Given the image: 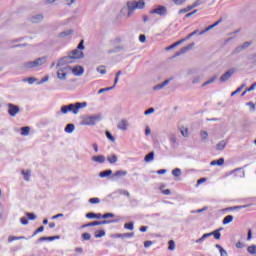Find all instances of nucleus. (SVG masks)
<instances>
[{
  "instance_id": "obj_1",
  "label": "nucleus",
  "mask_w": 256,
  "mask_h": 256,
  "mask_svg": "<svg viewBox=\"0 0 256 256\" xmlns=\"http://www.w3.org/2000/svg\"><path fill=\"white\" fill-rule=\"evenodd\" d=\"M57 77L58 79L64 80L67 75L71 73V66H69V58H62L58 61L57 64Z\"/></svg>"
},
{
  "instance_id": "obj_2",
  "label": "nucleus",
  "mask_w": 256,
  "mask_h": 256,
  "mask_svg": "<svg viewBox=\"0 0 256 256\" xmlns=\"http://www.w3.org/2000/svg\"><path fill=\"white\" fill-rule=\"evenodd\" d=\"M85 107H87V102H77L75 104L63 105L61 107V113H63V115H67V113L70 111L74 113V115H77L79 110L85 109Z\"/></svg>"
},
{
  "instance_id": "obj_3",
  "label": "nucleus",
  "mask_w": 256,
  "mask_h": 256,
  "mask_svg": "<svg viewBox=\"0 0 256 256\" xmlns=\"http://www.w3.org/2000/svg\"><path fill=\"white\" fill-rule=\"evenodd\" d=\"M83 43H85V41L81 40L77 48L71 51L69 56L64 57V59H69V63H71V59H83V51L85 50V46L83 45Z\"/></svg>"
},
{
  "instance_id": "obj_4",
  "label": "nucleus",
  "mask_w": 256,
  "mask_h": 256,
  "mask_svg": "<svg viewBox=\"0 0 256 256\" xmlns=\"http://www.w3.org/2000/svg\"><path fill=\"white\" fill-rule=\"evenodd\" d=\"M127 7H129V15H133L136 9H145V1L144 0H133L127 2Z\"/></svg>"
},
{
  "instance_id": "obj_5",
  "label": "nucleus",
  "mask_w": 256,
  "mask_h": 256,
  "mask_svg": "<svg viewBox=\"0 0 256 256\" xmlns=\"http://www.w3.org/2000/svg\"><path fill=\"white\" fill-rule=\"evenodd\" d=\"M47 63V57H41L34 61L26 62L24 64L25 69H39V67H43Z\"/></svg>"
},
{
  "instance_id": "obj_6",
  "label": "nucleus",
  "mask_w": 256,
  "mask_h": 256,
  "mask_svg": "<svg viewBox=\"0 0 256 256\" xmlns=\"http://www.w3.org/2000/svg\"><path fill=\"white\" fill-rule=\"evenodd\" d=\"M222 21L223 19H219L218 21H216L214 24L210 26H201L200 29L195 30L193 33H209L211 29H215V27H217V25H219Z\"/></svg>"
},
{
  "instance_id": "obj_7",
  "label": "nucleus",
  "mask_w": 256,
  "mask_h": 256,
  "mask_svg": "<svg viewBox=\"0 0 256 256\" xmlns=\"http://www.w3.org/2000/svg\"><path fill=\"white\" fill-rule=\"evenodd\" d=\"M99 121V118L95 116H86L82 120V125H95Z\"/></svg>"
},
{
  "instance_id": "obj_8",
  "label": "nucleus",
  "mask_w": 256,
  "mask_h": 256,
  "mask_svg": "<svg viewBox=\"0 0 256 256\" xmlns=\"http://www.w3.org/2000/svg\"><path fill=\"white\" fill-rule=\"evenodd\" d=\"M19 111V106L11 103L8 104V115H10V117H15L19 113Z\"/></svg>"
},
{
  "instance_id": "obj_9",
  "label": "nucleus",
  "mask_w": 256,
  "mask_h": 256,
  "mask_svg": "<svg viewBox=\"0 0 256 256\" xmlns=\"http://www.w3.org/2000/svg\"><path fill=\"white\" fill-rule=\"evenodd\" d=\"M152 15H166L167 14V8L164 6H159L158 8L152 10L150 12Z\"/></svg>"
},
{
  "instance_id": "obj_10",
  "label": "nucleus",
  "mask_w": 256,
  "mask_h": 256,
  "mask_svg": "<svg viewBox=\"0 0 256 256\" xmlns=\"http://www.w3.org/2000/svg\"><path fill=\"white\" fill-rule=\"evenodd\" d=\"M115 217V214L113 213H106L102 215L101 213L95 214V219H113Z\"/></svg>"
},
{
  "instance_id": "obj_11",
  "label": "nucleus",
  "mask_w": 256,
  "mask_h": 256,
  "mask_svg": "<svg viewBox=\"0 0 256 256\" xmlns=\"http://www.w3.org/2000/svg\"><path fill=\"white\" fill-rule=\"evenodd\" d=\"M234 71L233 70H228L225 74H223L220 77V81L222 83H225V81H228L231 78V75H233Z\"/></svg>"
},
{
  "instance_id": "obj_12",
  "label": "nucleus",
  "mask_w": 256,
  "mask_h": 256,
  "mask_svg": "<svg viewBox=\"0 0 256 256\" xmlns=\"http://www.w3.org/2000/svg\"><path fill=\"white\" fill-rule=\"evenodd\" d=\"M120 15L121 17H125L126 19H129V17L132 16L129 15V6H127V4L120 10Z\"/></svg>"
},
{
  "instance_id": "obj_13",
  "label": "nucleus",
  "mask_w": 256,
  "mask_h": 256,
  "mask_svg": "<svg viewBox=\"0 0 256 256\" xmlns=\"http://www.w3.org/2000/svg\"><path fill=\"white\" fill-rule=\"evenodd\" d=\"M109 223H115V220L94 221L92 222V227H96L97 225H108Z\"/></svg>"
},
{
  "instance_id": "obj_14",
  "label": "nucleus",
  "mask_w": 256,
  "mask_h": 256,
  "mask_svg": "<svg viewBox=\"0 0 256 256\" xmlns=\"http://www.w3.org/2000/svg\"><path fill=\"white\" fill-rule=\"evenodd\" d=\"M127 127H129V122L125 119L118 123V129H121L122 131H127Z\"/></svg>"
},
{
  "instance_id": "obj_15",
  "label": "nucleus",
  "mask_w": 256,
  "mask_h": 256,
  "mask_svg": "<svg viewBox=\"0 0 256 256\" xmlns=\"http://www.w3.org/2000/svg\"><path fill=\"white\" fill-rule=\"evenodd\" d=\"M83 67L81 66H75L74 68H71V73H73L76 76H79L83 73Z\"/></svg>"
},
{
  "instance_id": "obj_16",
  "label": "nucleus",
  "mask_w": 256,
  "mask_h": 256,
  "mask_svg": "<svg viewBox=\"0 0 256 256\" xmlns=\"http://www.w3.org/2000/svg\"><path fill=\"white\" fill-rule=\"evenodd\" d=\"M31 21H32V23H41V21H43V15L36 14V15L32 16Z\"/></svg>"
},
{
  "instance_id": "obj_17",
  "label": "nucleus",
  "mask_w": 256,
  "mask_h": 256,
  "mask_svg": "<svg viewBox=\"0 0 256 256\" xmlns=\"http://www.w3.org/2000/svg\"><path fill=\"white\" fill-rule=\"evenodd\" d=\"M249 45H251V42H244L242 46L237 47L234 50V53H239L240 51H243V49H247V47H249Z\"/></svg>"
},
{
  "instance_id": "obj_18",
  "label": "nucleus",
  "mask_w": 256,
  "mask_h": 256,
  "mask_svg": "<svg viewBox=\"0 0 256 256\" xmlns=\"http://www.w3.org/2000/svg\"><path fill=\"white\" fill-rule=\"evenodd\" d=\"M92 161H95L96 163H105V156L103 155H98L92 157Z\"/></svg>"
},
{
  "instance_id": "obj_19",
  "label": "nucleus",
  "mask_w": 256,
  "mask_h": 256,
  "mask_svg": "<svg viewBox=\"0 0 256 256\" xmlns=\"http://www.w3.org/2000/svg\"><path fill=\"white\" fill-rule=\"evenodd\" d=\"M179 131L183 137H189V128L182 126L179 128Z\"/></svg>"
},
{
  "instance_id": "obj_20",
  "label": "nucleus",
  "mask_w": 256,
  "mask_h": 256,
  "mask_svg": "<svg viewBox=\"0 0 256 256\" xmlns=\"http://www.w3.org/2000/svg\"><path fill=\"white\" fill-rule=\"evenodd\" d=\"M107 161L111 164V165H115V163H117V155L112 154L110 156H107Z\"/></svg>"
},
{
  "instance_id": "obj_21",
  "label": "nucleus",
  "mask_w": 256,
  "mask_h": 256,
  "mask_svg": "<svg viewBox=\"0 0 256 256\" xmlns=\"http://www.w3.org/2000/svg\"><path fill=\"white\" fill-rule=\"evenodd\" d=\"M127 175L126 170H118L113 174V177L119 178V177H125Z\"/></svg>"
},
{
  "instance_id": "obj_22",
  "label": "nucleus",
  "mask_w": 256,
  "mask_h": 256,
  "mask_svg": "<svg viewBox=\"0 0 256 256\" xmlns=\"http://www.w3.org/2000/svg\"><path fill=\"white\" fill-rule=\"evenodd\" d=\"M224 163H225V159L220 158V159H218V160L212 161V162L210 163V165H211L212 167H215V165L221 166V165H224Z\"/></svg>"
},
{
  "instance_id": "obj_23",
  "label": "nucleus",
  "mask_w": 256,
  "mask_h": 256,
  "mask_svg": "<svg viewBox=\"0 0 256 256\" xmlns=\"http://www.w3.org/2000/svg\"><path fill=\"white\" fill-rule=\"evenodd\" d=\"M29 133H31V128L29 126H25L21 128V135H23V137H27Z\"/></svg>"
},
{
  "instance_id": "obj_24",
  "label": "nucleus",
  "mask_w": 256,
  "mask_h": 256,
  "mask_svg": "<svg viewBox=\"0 0 256 256\" xmlns=\"http://www.w3.org/2000/svg\"><path fill=\"white\" fill-rule=\"evenodd\" d=\"M208 235H210V237L213 236L214 239H217V240L221 239V232H219V229L214 230L213 232L208 233Z\"/></svg>"
},
{
  "instance_id": "obj_25",
  "label": "nucleus",
  "mask_w": 256,
  "mask_h": 256,
  "mask_svg": "<svg viewBox=\"0 0 256 256\" xmlns=\"http://www.w3.org/2000/svg\"><path fill=\"white\" fill-rule=\"evenodd\" d=\"M21 173L24 177V180L29 181V179L31 177V171L30 170H22Z\"/></svg>"
},
{
  "instance_id": "obj_26",
  "label": "nucleus",
  "mask_w": 256,
  "mask_h": 256,
  "mask_svg": "<svg viewBox=\"0 0 256 256\" xmlns=\"http://www.w3.org/2000/svg\"><path fill=\"white\" fill-rule=\"evenodd\" d=\"M171 80H165L164 82H162L161 84H158L154 87V90L157 91L159 89H163V87H165V85H169V82Z\"/></svg>"
},
{
  "instance_id": "obj_27",
  "label": "nucleus",
  "mask_w": 256,
  "mask_h": 256,
  "mask_svg": "<svg viewBox=\"0 0 256 256\" xmlns=\"http://www.w3.org/2000/svg\"><path fill=\"white\" fill-rule=\"evenodd\" d=\"M183 41H185V39L179 40V41H177L176 43H174V44L168 46V47L166 48V51H171V49H175V47H177V45H181V43H183Z\"/></svg>"
},
{
  "instance_id": "obj_28",
  "label": "nucleus",
  "mask_w": 256,
  "mask_h": 256,
  "mask_svg": "<svg viewBox=\"0 0 256 256\" xmlns=\"http://www.w3.org/2000/svg\"><path fill=\"white\" fill-rule=\"evenodd\" d=\"M112 174H113L112 170H105L100 172L99 177H102V178L109 177V175H112Z\"/></svg>"
},
{
  "instance_id": "obj_29",
  "label": "nucleus",
  "mask_w": 256,
  "mask_h": 256,
  "mask_svg": "<svg viewBox=\"0 0 256 256\" xmlns=\"http://www.w3.org/2000/svg\"><path fill=\"white\" fill-rule=\"evenodd\" d=\"M233 222V216L228 215L223 219V225H229V223Z\"/></svg>"
},
{
  "instance_id": "obj_30",
  "label": "nucleus",
  "mask_w": 256,
  "mask_h": 256,
  "mask_svg": "<svg viewBox=\"0 0 256 256\" xmlns=\"http://www.w3.org/2000/svg\"><path fill=\"white\" fill-rule=\"evenodd\" d=\"M227 143L225 141H221L219 144L216 145L217 151H223L226 147Z\"/></svg>"
},
{
  "instance_id": "obj_31",
  "label": "nucleus",
  "mask_w": 256,
  "mask_h": 256,
  "mask_svg": "<svg viewBox=\"0 0 256 256\" xmlns=\"http://www.w3.org/2000/svg\"><path fill=\"white\" fill-rule=\"evenodd\" d=\"M95 238L100 239L101 237H105V230H98L95 232Z\"/></svg>"
},
{
  "instance_id": "obj_32",
  "label": "nucleus",
  "mask_w": 256,
  "mask_h": 256,
  "mask_svg": "<svg viewBox=\"0 0 256 256\" xmlns=\"http://www.w3.org/2000/svg\"><path fill=\"white\" fill-rule=\"evenodd\" d=\"M153 157H155V153L150 152L148 155L145 156L144 160L146 163H149L150 161H153Z\"/></svg>"
},
{
  "instance_id": "obj_33",
  "label": "nucleus",
  "mask_w": 256,
  "mask_h": 256,
  "mask_svg": "<svg viewBox=\"0 0 256 256\" xmlns=\"http://www.w3.org/2000/svg\"><path fill=\"white\" fill-rule=\"evenodd\" d=\"M72 131H75V125L67 124L66 127H65V132L66 133H71Z\"/></svg>"
},
{
  "instance_id": "obj_34",
  "label": "nucleus",
  "mask_w": 256,
  "mask_h": 256,
  "mask_svg": "<svg viewBox=\"0 0 256 256\" xmlns=\"http://www.w3.org/2000/svg\"><path fill=\"white\" fill-rule=\"evenodd\" d=\"M247 251L248 253H250V255H256V246L255 245L249 246L247 248Z\"/></svg>"
},
{
  "instance_id": "obj_35",
  "label": "nucleus",
  "mask_w": 256,
  "mask_h": 256,
  "mask_svg": "<svg viewBox=\"0 0 256 256\" xmlns=\"http://www.w3.org/2000/svg\"><path fill=\"white\" fill-rule=\"evenodd\" d=\"M168 251H175V241L170 240L168 242Z\"/></svg>"
},
{
  "instance_id": "obj_36",
  "label": "nucleus",
  "mask_w": 256,
  "mask_h": 256,
  "mask_svg": "<svg viewBox=\"0 0 256 256\" xmlns=\"http://www.w3.org/2000/svg\"><path fill=\"white\" fill-rule=\"evenodd\" d=\"M172 175L174 177H181V169L175 168L174 170H172Z\"/></svg>"
},
{
  "instance_id": "obj_37",
  "label": "nucleus",
  "mask_w": 256,
  "mask_h": 256,
  "mask_svg": "<svg viewBox=\"0 0 256 256\" xmlns=\"http://www.w3.org/2000/svg\"><path fill=\"white\" fill-rule=\"evenodd\" d=\"M208 237H211V234L206 233V234L202 235L201 238L197 239L196 243H202V241H205V239H207Z\"/></svg>"
},
{
  "instance_id": "obj_38",
  "label": "nucleus",
  "mask_w": 256,
  "mask_h": 256,
  "mask_svg": "<svg viewBox=\"0 0 256 256\" xmlns=\"http://www.w3.org/2000/svg\"><path fill=\"white\" fill-rule=\"evenodd\" d=\"M124 229H128L129 231H133V229H134L133 222H129V223L124 224Z\"/></svg>"
},
{
  "instance_id": "obj_39",
  "label": "nucleus",
  "mask_w": 256,
  "mask_h": 256,
  "mask_svg": "<svg viewBox=\"0 0 256 256\" xmlns=\"http://www.w3.org/2000/svg\"><path fill=\"white\" fill-rule=\"evenodd\" d=\"M245 87V84H242L240 87H238L234 92H232V97L234 95H237V93H241V91H243V88Z\"/></svg>"
},
{
  "instance_id": "obj_40",
  "label": "nucleus",
  "mask_w": 256,
  "mask_h": 256,
  "mask_svg": "<svg viewBox=\"0 0 256 256\" xmlns=\"http://www.w3.org/2000/svg\"><path fill=\"white\" fill-rule=\"evenodd\" d=\"M98 73H100L101 75H105V73H107V69L105 68V66H100L97 68Z\"/></svg>"
},
{
  "instance_id": "obj_41",
  "label": "nucleus",
  "mask_w": 256,
  "mask_h": 256,
  "mask_svg": "<svg viewBox=\"0 0 256 256\" xmlns=\"http://www.w3.org/2000/svg\"><path fill=\"white\" fill-rule=\"evenodd\" d=\"M101 200L99 198H90L89 199V203H91L92 205H96L97 203H100Z\"/></svg>"
},
{
  "instance_id": "obj_42",
  "label": "nucleus",
  "mask_w": 256,
  "mask_h": 256,
  "mask_svg": "<svg viewBox=\"0 0 256 256\" xmlns=\"http://www.w3.org/2000/svg\"><path fill=\"white\" fill-rule=\"evenodd\" d=\"M19 239H25V237L10 236V237L8 238V241H9L10 243H12V241H19Z\"/></svg>"
},
{
  "instance_id": "obj_43",
  "label": "nucleus",
  "mask_w": 256,
  "mask_h": 256,
  "mask_svg": "<svg viewBox=\"0 0 256 256\" xmlns=\"http://www.w3.org/2000/svg\"><path fill=\"white\" fill-rule=\"evenodd\" d=\"M75 3H77V0H65V5H67V7H71V5H75Z\"/></svg>"
},
{
  "instance_id": "obj_44",
  "label": "nucleus",
  "mask_w": 256,
  "mask_h": 256,
  "mask_svg": "<svg viewBox=\"0 0 256 256\" xmlns=\"http://www.w3.org/2000/svg\"><path fill=\"white\" fill-rule=\"evenodd\" d=\"M215 79H217V77H213V78H211L210 80L204 82V83L202 84V87H206V85H211V83H213V82L215 81Z\"/></svg>"
},
{
  "instance_id": "obj_45",
  "label": "nucleus",
  "mask_w": 256,
  "mask_h": 256,
  "mask_svg": "<svg viewBox=\"0 0 256 256\" xmlns=\"http://www.w3.org/2000/svg\"><path fill=\"white\" fill-rule=\"evenodd\" d=\"M82 239H84V241H89L91 239V234L89 233H83L82 234Z\"/></svg>"
},
{
  "instance_id": "obj_46",
  "label": "nucleus",
  "mask_w": 256,
  "mask_h": 256,
  "mask_svg": "<svg viewBox=\"0 0 256 256\" xmlns=\"http://www.w3.org/2000/svg\"><path fill=\"white\" fill-rule=\"evenodd\" d=\"M44 230H45V227L40 226L38 229L34 231L33 236L37 235L38 233H43Z\"/></svg>"
},
{
  "instance_id": "obj_47",
  "label": "nucleus",
  "mask_w": 256,
  "mask_h": 256,
  "mask_svg": "<svg viewBox=\"0 0 256 256\" xmlns=\"http://www.w3.org/2000/svg\"><path fill=\"white\" fill-rule=\"evenodd\" d=\"M39 241H55V237H41Z\"/></svg>"
},
{
  "instance_id": "obj_48",
  "label": "nucleus",
  "mask_w": 256,
  "mask_h": 256,
  "mask_svg": "<svg viewBox=\"0 0 256 256\" xmlns=\"http://www.w3.org/2000/svg\"><path fill=\"white\" fill-rule=\"evenodd\" d=\"M20 222L22 225H29V219H27V217H22Z\"/></svg>"
},
{
  "instance_id": "obj_49",
  "label": "nucleus",
  "mask_w": 256,
  "mask_h": 256,
  "mask_svg": "<svg viewBox=\"0 0 256 256\" xmlns=\"http://www.w3.org/2000/svg\"><path fill=\"white\" fill-rule=\"evenodd\" d=\"M119 77H121V71H118L116 73V78L114 80V87H115V85H117V83H119Z\"/></svg>"
},
{
  "instance_id": "obj_50",
  "label": "nucleus",
  "mask_w": 256,
  "mask_h": 256,
  "mask_svg": "<svg viewBox=\"0 0 256 256\" xmlns=\"http://www.w3.org/2000/svg\"><path fill=\"white\" fill-rule=\"evenodd\" d=\"M134 236L135 234L133 232L118 235V237H134Z\"/></svg>"
},
{
  "instance_id": "obj_51",
  "label": "nucleus",
  "mask_w": 256,
  "mask_h": 256,
  "mask_svg": "<svg viewBox=\"0 0 256 256\" xmlns=\"http://www.w3.org/2000/svg\"><path fill=\"white\" fill-rule=\"evenodd\" d=\"M111 89H115V86L108 87V88H102L98 91V93H105V91H111Z\"/></svg>"
},
{
  "instance_id": "obj_52",
  "label": "nucleus",
  "mask_w": 256,
  "mask_h": 256,
  "mask_svg": "<svg viewBox=\"0 0 256 256\" xmlns=\"http://www.w3.org/2000/svg\"><path fill=\"white\" fill-rule=\"evenodd\" d=\"M26 215H27L28 219H30V221H35V219H36L35 214H33V213H26Z\"/></svg>"
},
{
  "instance_id": "obj_53",
  "label": "nucleus",
  "mask_w": 256,
  "mask_h": 256,
  "mask_svg": "<svg viewBox=\"0 0 256 256\" xmlns=\"http://www.w3.org/2000/svg\"><path fill=\"white\" fill-rule=\"evenodd\" d=\"M152 245H153V241H151V240H147L144 242L145 249L149 248Z\"/></svg>"
},
{
  "instance_id": "obj_54",
  "label": "nucleus",
  "mask_w": 256,
  "mask_h": 256,
  "mask_svg": "<svg viewBox=\"0 0 256 256\" xmlns=\"http://www.w3.org/2000/svg\"><path fill=\"white\" fill-rule=\"evenodd\" d=\"M175 5H183L187 0H172Z\"/></svg>"
},
{
  "instance_id": "obj_55",
  "label": "nucleus",
  "mask_w": 256,
  "mask_h": 256,
  "mask_svg": "<svg viewBox=\"0 0 256 256\" xmlns=\"http://www.w3.org/2000/svg\"><path fill=\"white\" fill-rule=\"evenodd\" d=\"M106 137H107V139H109L110 141H115V137H113V135L110 134L109 131L106 132Z\"/></svg>"
},
{
  "instance_id": "obj_56",
  "label": "nucleus",
  "mask_w": 256,
  "mask_h": 256,
  "mask_svg": "<svg viewBox=\"0 0 256 256\" xmlns=\"http://www.w3.org/2000/svg\"><path fill=\"white\" fill-rule=\"evenodd\" d=\"M25 81H27L30 85H33V83H35V81H37V80L33 77H29Z\"/></svg>"
},
{
  "instance_id": "obj_57",
  "label": "nucleus",
  "mask_w": 256,
  "mask_h": 256,
  "mask_svg": "<svg viewBox=\"0 0 256 256\" xmlns=\"http://www.w3.org/2000/svg\"><path fill=\"white\" fill-rule=\"evenodd\" d=\"M197 3H194L193 5H190L188 7H186V11L189 13V11H191L192 9H195V7H197Z\"/></svg>"
},
{
  "instance_id": "obj_58",
  "label": "nucleus",
  "mask_w": 256,
  "mask_h": 256,
  "mask_svg": "<svg viewBox=\"0 0 256 256\" xmlns=\"http://www.w3.org/2000/svg\"><path fill=\"white\" fill-rule=\"evenodd\" d=\"M151 113H155V109L154 108H149L148 110H146L144 112V115H151Z\"/></svg>"
},
{
  "instance_id": "obj_59",
  "label": "nucleus",
  "mask_w": 256,
  "mask_h": 256,
  "mask_svg": "<svg viewBox=\"0 0 256 256\" xmlns=\"http://www.w3.org/2000/svg\"><path fill=\"white\" fill-rule=\"evenodd\" d=\"M146 39H147V37L145 36V34H142L139 36L140 43H145Z\"/></svg>"
},
{
  "instance_id": "obj_60",
  "label": "nucleus",
  "mask_w": 256,
  "mask_h": 256,
  "mask_svg": "<svg viewBox=\"0 0 256 256\" xmlns=\"http://www.w3.org/2000/svg\"><path fill=\"white\" fill-rule=\"evenodd\" d=\"M216 247H217V249H219L220 253H224L225 255H227V251H225V250L223 249V247H221V245L216 244Z\"/></svg>"
},
{
  "instance_id": "obj_61",
  "label": "nucleus",
  "mask_w": 256,
  "mask_h": 256,
  "mask_svg": "<svg viewBox=\"0 0 256 256\" xmlns=\"http://www.w3.org/2000/svg\"><path fill=\"white\" fill-rule=\"evenodd\" d=\"M86 217H87V219H95V213L90 212V213L86 214Z\"/></svg>"
},
{
  "instance_id": "obj_62",
  "label": "nucleus",
  "mask_w": 256,
  "mask_h": 256,
  "mask_svg": "<svg viewBox=\"0 0 256 256\" xmlns=\"http://www.w3.org/2000/svg\"><path fill=\"white\" fill-rule=\"evenodd\" d=\"M207 181V178H200L197 180V186L201 185L202 183H205Z\"/></svg>"
},
{
  "instance_id": "obj_63",
  "label": "nucleus",
  "mask_w": 256,
  "mask_h": 256,
  "mask_svg": "<svg viewBox=\"0 0 256 256\" xmlns=\"http://www.w3.org/2000/svg\"><path fill=\"white\" fill-rule=\"evenodd\" d=\"M200 135L202 139H207V137H209V134L205 131L201 132Z\"/></svg>"
},
{
  "instance_id": "obj_64",
  "label": "nucleus",
  "mask_w": 256,
  "mask_h": 256,
  "mask_svg": "<svg viewBox=\"0 0 256 256\" xmlns=\"http://www.w3.org/2000/svg\"><path fill=\"white\" fill-rule=\"evenodd\" d=\"M256 87V83L252 84L249 88L246 89V91L250 92L253 91Z\"/></svg>"
}]
</instances>
